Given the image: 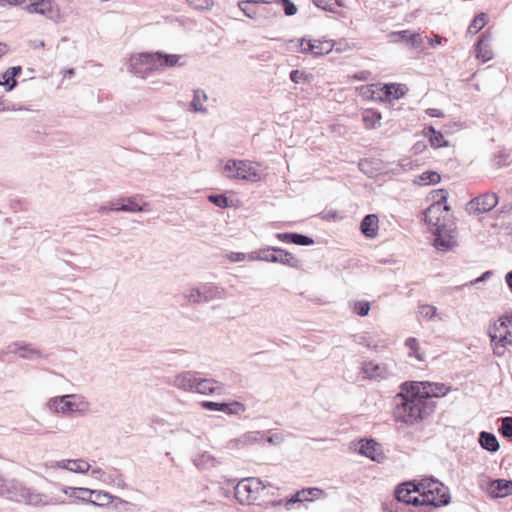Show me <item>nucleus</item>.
Masks as SVG:
<instances>
[{"mask_svg":"<svg viewBox=\"0 0 512 512\" xmlns=\"http://www.w3.org/2000/svg\"><path fill=\"white\" fill-rule=\"evenodd\" d=\"M441 198L430 205L425 211V222L434 227L433 233L436 238L434 246L437 250L447 251L454 247L456 241V225L451 219L450 208L443 205L446 201L448 193L446 190H439Z\"/></svg>","mask_w":512,"mask_h":512,"instance_id":"nucleus-1","label":"nucleus"},{"mask_svg":"<svg viewBox=\"0 0 512 512\" xmlns=\"http://www.w3.org/2000/svg\"><path fill=\"white\" fill-rule=\"evenodd\" d=\"M434 405L425 401L408 386V381L400 385V391L393 398L395 421L414 425L433 412Z\"/></svg>","mask_w":512,"mask_h":512,"instance_id":"nucleus-2","label":"nucleus"},{"mask_svg":"<svg viewBox=\"0 0 512 512\" xmlns=\"http://www.w3.org/2000/svg\"><path fill=\"white\" fill-rule=\"evenodd\" d=\"M0 496L34 508H44L66 503L61 497L49 496L34 490L17 479L0 478Z\"/></svg>","mask_w":512,"mask_h":512,"instance_id":"nucleus-3","label":"nucleus"},{"mask_svg":"<svg viewBox=\"0 0 512 512\" xmlns=\"http://www.w3.org/2000/svg\"><path fill=\"white\" fill-rule=\"evenodd\" d=\"M49 409L64 415L72 413L86 414L90 410V404L84 396L79 394H66L50 399Z\"/></svg>","mask_w":512,"mask_h":512,"instance_id":"nucleus-4","label":"nucleus"},{"mask_svg":"<svg viewBox=\"0 0 512 512\" xmlns=\"http://www.w3.org/2000/svg\"><path fill=\"white\" fill-rule=\"evenodd\" d=\"M419 489L423 493L422 501L434 507L449 504L450 495L448 488L434 479H424L419 482Z\"/></svg>","mask_w":512,"mask_h":512,"instance_id":"nucleus-5","label":"nucleus"},{"mask_svg":"<svg viewBox=\"0 0 512 512\" xmlns=\"http://www.w3.org/2000/svg\"><path fill=\"white\" fill-rule=\"evenodd\" d=\"M266 487L260 478L248 477L237 483L234 495L240 504L250 505L258 499L260 491Z\"/></svg>","mask_w":512,"mask_h":512,"instance_id":"nucleus-6","label":"nucleus"},{"mask_svg":"<svg viewBox=\"0 0 512 512\" xmlns=\"http://www.w3.org/2000/svg\"><path fill=\"white\" fill-rule=\"evenodd\" d=\"M157 69L155 55L153 53H139L132 55L128 63V71L140 78H146L153 70Z\"/></svg>","mask_w":512,"mask_h":512,"instance_id":"nucleus-7","label":"nucleus"},{"mask_svg":"<svg viewBox=\"0 0 512 512\" xmlns=\"http://www.w3.org/2000/svg\"><path fill=\"white\" fill-rule=\"evenodd\" d=\"M408 386L425 401H428L430 398L443 397L450 391L449 386L437 382L408 381Z\"/></svg>","mask_w":512,"mask_h":512,"instance_id":"nucleus-8","label":"nucleus"},{"mask_svg":"<svg viewBox=\"0 0 512 512\" xmlns=\"http://www.w3.org/2000/svg\"><path fill=\"white\" fill-rule=\"evenodd\" d=\"M362 373L365 378L374 381H381L390 378L394 374L393 365L388 363H377L366 361L362 364Z\"/></svg>","mask_w":512,"mask_h":512,"instance_id":"nucleus-9","label":"nucleus"},{"mask_svg":"<svg viewBox=\"0 0 512 512\" xmlns=\"http://www.w3.org/2000/svg\"><path fill=\"white\" fill-rule=\"evenodd\" d=\"M498 204V196L495 193H484L475 197L467 204L470 213L482 214L492 210Z\"/></svg>","mask_w":512,"mask_h":512,"instance_id":"nucleus-10","label":"nucleus"},{"mask_svg":"<svg viewBox=\"0 0 512 512\" xmlns=\"http://www.w3.org/2000/svg\"><path fill=\"white\" fill-rule=\"evenodd\" d=\"M259 165L247 160H238V169L235 174H228V178L241 179L251 182H257L261 179Z\"/></svg>","mask_w":512,"mask_h":512,"instance_id":"nucleus-11","label":"nucleus"},{"mask_svg":"<svg viewBox=\"0 0 512 512\" xmlns=\"http://www.w3.org/2000/svg\"><path fill=\"white\" fill-rule=\"evenodd\" d=\"M355 450L375 462H381L384 459L380 444L373 439H361L356 444Z\"/></svg>","mask_w":512,"mask_h":512,"instance_id":"nucleus-12","label":"nucleus"},{"mask_svg":"<svg viewBox=\"0 0 512 512\" xmlns=\"http://www.w3.org/2000/svg\"><path fill=\"white\" fill-rule=\"evenodd\" d=\"M5 354H19L23 359L32 360L42 356V352L31 344H23L21 342H14L9 344L3 351Z\"/></svg>","mask_w":512,"mask_h":512,"instance_id":"nucleus-13","label":"nucleus"},{"mask_svg":"<svg viewBox=\"0 0 512 512\" xmlns=\"http://www.w3.org/2000/svg\"><path fill=\"white\" fill-rule=\"evenodd\" d=\"M24 10L29 14H39L51 19L54 9L51 0H26Z\"/></svg>","mask_w":512,"mask_h":512,"instance_id":"nucleus-14","label":"nucleus"},{"mask_svg":"<svg viewBox=\"0 0 512 512\" xmlns=\"http://www.w3.org/2000/svg\"><path fill=\"white\" fill-rule=\"evenodd\" d=\"M193 392L200 394H217L222 395L224 393V387L221 383L214 379L198 378L195 382V388Z\"/></svg>","mask_w":512,"mask_h":512,"instance_id":"nucleus-15","label":"nucleus"},{"mask_svg":"<svg viewBox=\"0 0 512 512\" xmlns=\"http://www.w3.org/2000/svg\"><path fill=\"white\" fill-rule=\"evenodd\" d=\"M512 480L496 479L488 488V493L493 498H503L512 494Z\"/></svg>","mask_w":512,"mask_h":512,"instance_id":"nucleus-16","label":"nucleus"},{"mask_svg":"<svg viewBox=\"0 0 512 512\" xmlns=\"http://www.w3.org/2000/svg\"><path fill=\"white\" fill-rule=\"evenodd\" d=\"M80 493H88L95 496V500L82 498L83 502L92 504L94 506H107L112 503L114 496L108 492L101 490H92L89 488L80 489Z\"/></svg>","mask_w":512,"mask_h":512,"instance_id":"nucleus-17","label":"nucleus"},{"mask_svg":"<svg viewBox=\"0 0 512 512\" xmlns=\"http://www.w3.org/2000/svg\"><path fill=\"white\" fill-rule=\"evenodd\" d=\"M512 325V315L500 317L489 329V337L491 341L501 339V335H506Z\"/></svg>","mask_w":512,"mask_h":512,"instance_id":"nucleus-18","label":"nucleus"},{"mask_svg":"<svg viewBox=\"0 0 512 512\" xmlns=\"http://www.w3.org/2000/svg\"><path fill=\"white\" fill-rule=\"evenodd\" d=\"M379 219L375 214L366 215L360 223V230L367 238H375L378 234Z\"/></svg>","mask_w":512,"mask_h":512,"instance_id":"nucleus-19","label":"nucleus"},{"mask_svg":"<svg viewBox=\"0 0 512 512\" xmlns=\"http://www.w3.org/2000/svg\"><path fill=\"white\" fill-rule=\"evenodd\" d=\"M201 290L204 302L222 300L226 298V290L213 283H205L201 285Z\"/></svg>","mask_w":512,"mask_h":512,"instance_id":"nucleus-20","label":"nucleus"},{"mask_svg":"<svg viewBox=\"0 0 512 512\" xmlns=\"http://www.w3.org/2000/svg\"><path fill=\"white\" fill-rule=\"evenodd\" d=\"M333 44L329 41L308 40L307 48L303 49V54L312 53L315 56H322L332 51Z\"/></svg>","mask_w":512,"mask_h":512,"instance_id":"nucleus-21","label":"nucleus"},{"mask_svg":"<svg viewBox=\"0 0 512 512\" xmlns=\"http://www.w3.org/2000/svg\"><path fill=\"white\" fill-rule=\"evenodd\" d=\"M490 34L484 32L476 43V56L483 62H487L492 58V51L489 46Z\"/></svg>","mask_w":512,"mask_h":512,"instance_id":"nucleus-22","label":"nucleus"},{"mask_svg":"<svg viewBox=\"0 0 512 512\" xmlns=\"http://www.w3.org/2000/svg\"><path fill=\"white\" fill-rule=\"evenodd\" d=\"M196 379V375L192 372H184L175 376L173 385L178 389L193 392Z\"/></svg>","mask_w":512,"mask_h":512,"instance_id":"nucleus-23","label":"nucleus"},{"mask_svg":"<svg viewBox=\"0 0 512 512\" xmlns=\"http://www.w3.org/2000/svg\"><path fill=\"white\" fill-rule=\"evenodd\" d=\"M419 487V482L417 484L411 482L401 484L396 490V499L407 504L409 498L416 494L417 491H420Z\"/></svg>","mask_w":512,"mask_h":512,"instance_id":"nucleus-24","label":"nucleus"},{"mask_svg":"<svg viewBox=\"0 0 512 512\" xmlns=\"http://www.w3.org/2000/svg\"><path fill=\"white\" fill-rule=\"evenodd\" d=\"M126 203L121 206L111 205L110 210L115 211H123V212H140V211H148L149 204L144 203L142 205L138 204L135 197H128L125 199Z\"/></svg>","mask_w":512,"mask_h":512,"instance_id":"nucleus-25","label":"nucleus"},{"mask_svg":"<svg viewBox=\"0 0 512 512\" xmlns=\"http://www.w3.org/2000/svg\"><path fill=\"white\" fill-rule=\"evenodd\" d=\"M157 69L164 67H174L179 64L181 56L176 54H166L160 51L154 52Z\"/></svg>","mask_w":512,"mask_h":512,"instance_id":"nucleus-26","label":"nucleus"},{"mask_svg":"<svg viewBox=\"0 0 512 512\" xmlns=\"http://www.w3.org/2000/svg\"><path fill=\"white\" fill-rule=\"evenodd\" d=\"M478 441L480 446L489 452H496L500 447L496 436L490 432L482 431Z\"/></svg>","mask_w":512,"mask_h":512,"instance_id":"nucleus-27","label":"nucleus"},{"mask_svg":"<svg viewBox=\"0 0 512 512\" xmlns=\"http://www.w3.org/2000/svg\"><path fill=\"white\" fill-rule=\"evenodd\" d=\"M208 96L206 92L202 89L194 90L193 99L191 101V110L193 112L206 113L207 108L205 107V102H207Z\"/></svg>","mask_w":512,"mask_h":512,"instance_id":"nucleus-28","label":"nucleus"},{"mask_svg":"<svg viewBox=\"0 0 512 512\" xmlns=\"http://www.w3.org/2000/svg\"><path fill=\"white\" fill-rule=\"evenodd\" d=\"M319 491L316 488H308V489H302L298 492H296L294 495H292L290 498H287L285 500V507L289 509L291 505L295 503H301L304 501H310V496L314 494V492Z\"/></svg>","mask_w":512,"mask_h":512,"instance_id":"nucleus-29","label":"nucleus"},{"mask_svg":"<svg viewBox=\"0 0 512 512\" xmlns=\"http://www.w3.org/2000/svg\"><path fill=\"white\" fill-rule=\"evenodd\" d=\"M104 484L115 485L119 488H124L126 486L123 474L116 468H111L106 471Z\"/></svg>","mask_w":512,"mask_h":512,"instance_id":"nucleus-30","label":"nucleus"},{"mask_svg":"<svg viewBox=\"0 0 512 512\" xmlns=\"http://www.w3.org/2000/svg\"><path fill=\"white\" fill-rule=\"evenodd\" d=\"M195 466L200 469L213 468L218 464L217 459L209 452H203L193 459Z\"/></svg>","mask_w":512,"mask_h":512,"instance_id":"nucleus-31","label":"nucleus"},{"mask_svg":"<svg viewBox=\"0 0 512 512\" xmlns=\"http://www.w3.org/2000/svg\"><path fill=\"white\" fill-rule=\"evenodd\" d=\"M276 251V262L284 265H288L293 268H297L299 266V261L296 259L290 252L285 251L281 248H277Z\"/></svg>","mask_w":512,"mask_h":512,"instance_id":"nucleus-32","label":"nucleus"},{"mask_svg":"<svg viewBox=\"0 0 512 512\" xmlns=\"http://www.w3.org/2000/svg\"><path fill=\"white\" fill-rule=\"evenodd\" d=\"M405 346L409 349V357H415L418 361L425 360V354L420 350V345L416 338L410 337L406 339Z\"/></svg>","mask_w":512,"mask_h":512,"instance_id":"nucleus-33","label":"nucleus"},{"mask_svg":"<svg viewBox=\"0 0 512 512\" xmlns=\"http://www.w3.org/2000/svg\"><path fill=\"white\" fill-rule=\"evenodd\" d=\"M440 180L441 177L436 171H425L414 180V183L418 185H434L439 183Z\"/></svg>","mask_w":512,"mask_h":512,"instance_id":"nucleus-34","label":"nucleus"},{"mask_svg":"<svg viewBox=\"0 0 512 512\" xmlns=\"http://www.w3.org/2000/svg\"><path fill=\"white\" fill-rule=\"evenodd\" d=\"M381 118V114L374 110H366L362 114V121L367 129L376 128L377 124L380 123Z\"/></svg>","mask_w":512,"mask_h":512,"instance_id":"nucleus-35","label":"nucleus"},{"mask_svg":"<svg viewBox=\"0 0 512 512\" xmlns=\"http://www.w3.org/2000/svg\"><path fill=\"white\" fill-rule=\"evenodd\" d=\"M275 249V247H268L267 249L259 250L251 255V259L275 263L277 260Z\"/></svg>","mask_w":512,"mask_h":512,"instance_id":"nucleus-36","label":"nucleus"},{"mask_svg":"<svg viewBox=\"0 0 512 512\" xmlns=\"http://www.w3.org/2000/svg\"><path fill=\"white\" fill-rule=\"evenodd\" d=\"M428 131L430 132L429 141L432 147L441 148L448 145L441 132L436 131L432 126L428 128Z\"/></svg>","mask_w":512,"mask_h":512,"instance_id":"nucleus-37","label":"nucleus"},{"mask_svg":"<svg viewBox=\"0 0 512 512\" xmlns=\"http://www.w3.org/2000/svg\"><path fill=\"white\" fill-rule=\"evenodd\" d=\"M290 79L295 84H308L312 81L313 75L306 73L305 71L292 70L290 72Z\"/></svg>","mask_w":512,"mask_h":512,"instance_id":"nucleus-38","label":"nucleus"},{"mask_svg":"<svg viewBox=\"0 0 512 512\" xmlns=\"http://www.w3.org/2000/svg\"><path fill=\"white\" fill-rule=\"evenodd\" d=\"M487 15L485 13L478 14L468 27V33L477 34L486 24Z\"/></svg>","mask_w":512,"mask_h":512,"instance_id":"nucleus-39","label":"nucleus"},{"mask_svg":"<svg viewBox=\"0 0 512 512\" xmlns=\"http://www.w3.org/2000/svg\"><path fill=\"white\" fill-rule=\"evenodd\" d=\"M313 4L325 11L335 12L336 6H343L340 0H313Z\"/></svg>","mask_w":512,"mask_h":512,"instance_id":"nucleus-40","label":"nucleus"},{"mask_svg":"<svg viewBox=\"0 0 512 512\" xmlns=\"http://www.w3.org/2000/svg\"><path fill=\"white\" fill-rule=\"evenodd\" d=\"M184 297L193 304H199L204 302L203 296H202V290L200 287H195L189 289L185 294Z\"/></svg>","mask_w":512,"mask_h":512,"instance_id":"nucleus-41","label":"nucleus"},{"mask_svg":"<svg viewBox=\"0 0 512 512\" xmlns=\"http://www.w3.org/2000/svg\"><path fill=\"white\" fill-rule=\"evenodd\" d=\"M90 464L84 459H72L71 472L85 474L90 470Z\"/></svg>","mask_w":512,"mask_h":512,"instance_id":"nucleus-42","label":"nucleus"},{"mask_svg":"<svg viewBox=\"0 0 512 512\" xmlns=\"http://www.w3.org/2000/svg\"><path fill=\"white\" fill-rule=\"evenodd\" d=\"M499 432L505 438H512V417H504L501 419Z\"/></svg>","mask_w":512,"mask_h":512,"instance_id":"nucleus-43","label":"nucleus"},{"mask_svg":"<svg viewBox=\"0 0 512 512\" xmlns=\"http://www.w3.org/2000/svg\"><path fill=\"white\" fill-rule=\"evenodd\" d=\"M418 312L423 318H425L427 320H431L433 317L436 316L437 308L433 305L422 304V305H419Z\"/></svg>","mask_w":512,"mask_h":512,"instance_id":"nucleus-44","label":"nucleus"},{"mask_svg":"<svg viewBox=\"0 0 512 512\" xmlns=\"http://www.w3.org/2000/svg\"><path fill=\"white\" fill-rule=\"evenodd\" d=\"M353 311L361 317L367 316L370 311V303L365 300L356 301L353 304Z\"/></svg>","mask_w":512,"mask_h":512,"instance_id":"nucleus-45","label":"nucleus"},{"mask_svg":"<svg viewBox=\"0 0 512 512\" xmlns=\"http://www.w3.org/2000/svg\"><path fill=\"white\" fill-rule=\"evenodd\" d=\"M201 407L210 411H222L225 412L226 408H228L227 403H218L213 401H203L200 403Z\"/></svg>","mask_w":512,"mask_h":512,"instance_id":"nucleus-46","label":"nucleus"},{"mask_svg":"<svg viewBox=\"0 0 512 512\" xmlns=\"http://www.w3.org/2000/svg\"><path fill=\"white\" fill-rule=\"evenodd\" d=\"M208 200L220 208H226L229 206L228 198L223 194H212L208 196Z\"/></svg>","mask_w":512,"mask_h":512,"instance_id":"nucleus-47","label":"nucleus"},{"mask_svg":"<svg viewBox=\"0 0 512 512\" xmlns=\"http://www.w3.org/2000/svg\"><path fill=\"white\" fill-rule=\"evenodd\" d=\"M491 345L493 347V353L498 357L504 356L506 353V348L509 346L508 343L501 341V339L491 341Z\"/></svg>","mask_w":512,"mask_h":512,"instance_id":"nucleus-48","label":"nucleus"},{"mask_svg":"<svg viewBox=\"0 0 512 512\" xmlns=\"http://www.w3.org/2000/svg\"><path fill=\"white\" fill-rule=\"evenodd\" d=\"M384 93L386 96H393L396 99L400 98L403 95V92L401 91L400 87L395 84L385 85Z\"/></svg>","mask_w":512,"mask_h":512,"instance_id":"nucleus-49","label":"nucleus"},{"mask_svg":"<svg viewBox=\"0 0 512 512\" xmlns=\"http://www.w3.org/2000/svg\"><path fill=\"white\" fill-rule=\"evenodd\" d=\"M294 244L300 246H310L314 244V240L306 235L294 233Z\"/></svg>","mask_w":512,"mask_h":512,"instance_id":"nucleus-50","label":"nucleus"},{"mask_svg":"<svg viewBox=\"0 0 512 512\" xmlns=\"http://www.w3.org/2000/svg\"><path fill=\"white\" fill-rule=\"evenodd\" d=\"M284 8L287 16H293L297 13V7L291 0H278Z\"/></svg>","mask_w":512,"mask_h":512,"instance_id":"nucleus-51","label":"nucleus"},{"mask_svg":"<svg viewBox=\"0 0 512 512\" xmlns=\"http://www.w3.org/2000/svg\"><path fill=\"white\" fill-rule=\"evenodd\" d=\"M71 464H72V459H64V460H60V461L51 462L48 465V467L51 469H54V468L65 469V470H68L71 472V468H70Z\"/></svg>","mask_w":512,"mask_h":512,"instance_id":"nucleus-52","label":"nucleus"},{"mask_svg":"<svg viewBox=\"0 0 512 512\" xmlns=\"http://www.w3.org/2000/svg\"><path fill=\"white\" fill-rule=\"evenodd\" d=\"M3 82H0V85H6V91H11L17 84V81L14 77H11V74H8V70L3 74Z\"/></svg>","mask_w":512,"mask_h":512,"instance_id":"nucleus-53","label":"nucleus"},{"mask_svg":"<svg viewBox=\"0 0 512 512\" xmlns=\"http://www.w3.org/2000/svg\"><path fill=\"white\" fill-rule=\"evenodd\" d=\"M423 499V493L421 491H417L416 494H413L411 498L408 500V505L413 506H423V505H429L428 503L422 501Z\"/></svg>","mask_w":512,"mask_h":512,"instance_id":"nucleus-54","label":"nucleus"},{"mask_svg":"<svg viewBox=\"0 0 512 512\" xmlns=\"http://www.w3.org/2000/svg\"><path fill=\"white\" fill-rule=\"evenodd\" d=\"M407 43L412 48H419L423 44V38L419 33H410Z\"/></svg>","mask_w":512,"mask_h":512,"instance_id":"nucleus-55","label":"nucleus"},{"mask_svg":"<svg viewBox=\"0 0 512 512\" xmlns=\"http://www.w3.org/2000/svg\"><path fill=\"white\" fill-rule=\"evenodd\" d=\"M245 410V407L242 403L240 402H233L231 404H228V408H226V413L227 414H230V415H233V414H238L239 412H243Z\"/></svg>","mask_w":512,"mask_h":512,"instance_id":"nucleus-56","label":"nucleus"},{"mask_svg":"<svg viewBox=\"0 0 512 512\" xmlns=\"http://www.w3.org/2000/svg\"><path fill=\"white\" fill-rule=\"evenodd\" d=\"M237 169H238V160L230 159L224 165V171L227 173L226 176L228 174L237 173Z\"/></svg>","mask_w":512,"mask_h":512,"instance_id":"nucleus-57","label":"nucleus"},{"mask_svg":"<svg viewBox=\"0 0 512 512\" xmlns=\"http://www.w3.org/2000/svg\"><path fill=\"white\" fill-rule=\"evenodd\" d=\"M261 438H262L261 433L258 431L249 432L243 436L245 443H254V442L261 440Z\"/></svg>","mask_w":512,"mask_h":512,"instance_id":"nucleus-58","label":"nucleus"},{"mask_svg":"<svg viewBox=\"0 0 512 512\" xmlns=\"http://www.w3.org/2000/svg\"><path fill=\"white\" fill-rule=\"evenodd\" d=\"M492 276V271H486L484 272L480 277L470 281L469 283L465 284V286H474L480 282H484L487 279H489Z\"/></svg>","mask_w":512,"mask_h":512,"instance_id":"nucleus-59","label":"nucleus"},{"mask_svg":"<svg viewBox=\"0 0 512 512\" xmlns=\"http://www.w3.org/2000/svg\"><path fill=\"white\" fill-rule=\"evenodd\" d=\"M80 489H85L84 487H64L62 489L63 494L69 496V497H76L78 499H81L79 496L76 495L77 492H80Z\"/></svg>","mask_w":512,"mask_h":512,"instance_id":"nucleus-60","label":"nucleus"},{"mask_svg":"<svg viewBox=\"0 0 512 512\" xmlns=\"http://www.w3.org/2000/svg\"><path fill=\"white\" fill-rule=\"evenodd\" d=\"M105 474H106V471L99 467L93 468L91 470V476L95 479L100 480L103 483H104V479H105Z\"/></svg>","mask_w":512,"mask_h":512,"instance_id":"nucleus-61","label":"nucleus"},{"mask_svg":"<svg viewBox=\"0 0 512 512\" xmlns=\"http://www.w3.org/2000/svg\"><path fill=\"white\" fill-rule=\"evenodd\" d=\"M276 237L282 242L294 244V233H278Z\"/></svg>","mask_w":512,"mask_h":512,"instance_id":"nucleus-62","label":"nucleus"},{"mask_svg":"<svg viewBox=\"0 0 512 512\" xmlns=\"http://www.w3.org/2000/svg\"><path fill=\"white\" fill-rule=\"evenodd\" d=\"M250 4H251V3L247 2V1H240V2H238V7L240 8V10H241V11H243V13H244L247 17L252 18V17H253V15H252V13H250V12H249V9H248V7H249V5H250Z\"/></svg>","mask_w":512,"mask_h":512,"instance_id":"nucleus-63","label":"nucleus"},{"mask_svg":"<svg viewBox=\"0 0 512 512\" xmlns=\"http://www.w3.org/2000/svg\"><path fill=\"white\" fill-rule=\"evenodd\" d=\"M501 341H504L505 343H508V345L512 346V325L510 326L506 335H501Z\"/></svg>","mask_w":512,"mask_h":512,"instance_id":"nucleus-64","label":"nucleus"}]
</instances>
